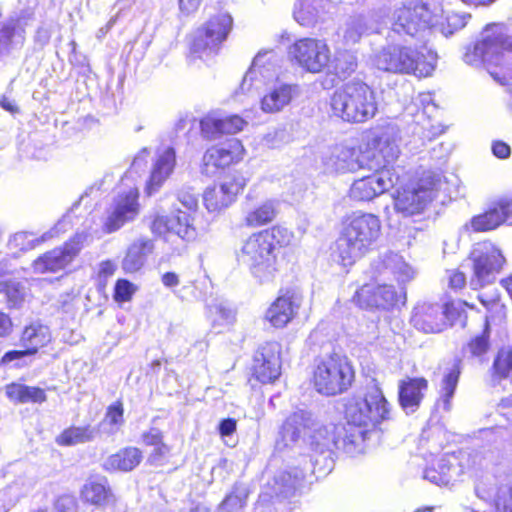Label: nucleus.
<instances>
[{"label":"nucleus","mask_w":512,"mask_h":512,"mask_svg":"<svg viewBox=\"0 0 512 512\" xmlns=\"http://www.w3.org/2000/svg\"><path fill=\"white\" fill-rule=\"evenodd\" d=\"M176 166L174 148L167 147L158 152L151 167L150 176L146 183L145 192L148 196L157 193L166 180L172 175Z\"/></svg>","instance_id":"bb28decb"},{"label":"nucleus","mask_w":512,"mask_h":512,"mask_svg":"<svg viewBox=\"0 0 512 512\" xmlns=\"http://www.w3.org/2000/svg\"><path fill=\"white\" fill-rule=\"evenodd\" d=\"M291 239L292 233L279 225L252 233L237 252V261L257 283H271L279 272L278 249L288 245Z\"/></svg>","instance_id":"20e7f679"},{"label":"nucleus","mask_w":512,"mask_h":512,"mask_svg":"<svg viewBox=\"0 0 512 512\" xmlns=\"http://www.w3.org/2000/svg\"><path fill=\"white\" fill-rule=\"evenodd\" d=\"M428 389V381L423 377H407L398 384V400L406 414L417 411Z\"/></svg>","instance_id":"c85d7f7f"},{"label":"nucleus","mask_w":512,"mask_h":512,"mask_svg":"<svg viewBox=\"0 0 512 512\" xmlns=\"http://www.w3.org/2000/svg\"><path fill=\"white\" fill-rule=\"evenodd\" d=\"M151 230L159 236L174 233L188 242L197 237L192 214L180 209H177V213L171 216L156 215L152 221Z\"/></svg>","instance_id":"b1692460"},{"label":"nucleus","mask_w":512,"mask_h":512,"mask_svg":"<svg viewBox=\"0 0 512 512\" xmlns=\"http://www.w3.org/2000/svg\"><path fill=\"white\" fill-rule=\"evenodd\" d=\"M223 134H235L242 131L247 122L238 115L221 116Z\"/></svg>","instance_id":"864d4df0"},{"label":"nucleus","mask_w":512,"mask_h":512,"mask_svg":"<svg viewBox=\"0 0 512 512\" xmlns=\"http://www.w3.org/2000/svg\"><path fill=\"white\" fill-rule=\"evenodd\" d=\"M56 512H76L77 503L74 497L70 495L60 496L55 503Z\"/></svg>","instance_id":"bf43d9fd"},{"label":"nucleus","mask_w":512,"mask_h":512,"mask_svg":"<svg viewBox=\"0 0 512 512\" xmlns=\"http://www.w3.org/2000/svg\"><path fill=\"white\" fill-rule=\"evenodd\" d=\"M393 164L371 169L374 171L371 175L355 180L350 186L349 197L354 201L365 202L388 191L398 180V176L393 172Z\"/></svg>","instance_id":"a211bd4d"},{"label":"nucleus","mask_w":512,"mask_h":512,"mask_svg":"<svg viewBox=\"0 0 512 512\" xmlns=\"http://www.w3.org/2000/svg\"><path fill=\"white\" fill-rule=\"evenodd\" d=\"M142 457L140 449L126 447L107 457L103 463V468L106 471L128 472L140 464Z\"/></svg>","instance_id":"c9c22d12"},{"label":"nucleus","mask_w":512,"mask_h":512,"mask_svg":"<svg viewBox=\"0 0 512 512\" xmlns=\"http://www.w3.org/2000/svg\"><path fill=\"white\" fill-rule=\"evenodd\" d=\"M289 56L310 73L323 72L331 62V50L326 41L311 37L295 41L289 48Z\"/></svg>","instance_id":"dca6fc26"},{"label":"nucleus","mask_w":512,"mask_h":512,"mask_svg":"<svg viewBox=\"0 0 512 512\" xmlns=\"http://www.w3.org/2000/svg\"><path fill=\"white\" fill-rule=\"evenodd\" d=\"M301 304V294L293 289H287L268 307L265 320L275 328H284L297 315Z\"/></svg>","instance_id":"393cba45"},{"label":"nucleus","mask_w":512,"mask_h":512,"mask_svg":"<svg viewBox=\"0 0 512 512\" xmlns=\"http://www.w3.org/2000/svg\"><path fill=\"white\" fill-rule=\"evenodd\" d=\"M86 239V233H76L63 246L52 249L38 257L33 262L34 271L37 273H55L65 269L79 254Z\"/></svg>","instance_id":"6ab92c4d"},{"label":"nucleus","mask_w":512,"mask_h":512,"mask_svg":"<svg viewBox=\"0 0 512 512\" xmlns=\"http://www.w3.org/2000/svg\"><path fill=\"white\" fill-rule=\"evenodd\" d=\"M208 315L213 327H226L233 323L235 313L225 301H218L208 305Z\"/></svg>","instance_id":"a18cd8bd"},{"label":"nucleus","mask_w":512,"mask_h":512,"mask_svg":"<svg viewBox=\"0 0 512 512\" xmlns=\"http://www.w3.org/2000/svg\"><path fill=\"white\" fill-rule=\"evenodd\" d=\"M265 90L267 91L261 98V109L265 113L282 111L300 93L297 84L285 82H277Z\"/></svg>","instance_id":"c756f323"},{"label":"nucleus","mask_w":512,"mask_h":512,"mask_svg":"<svg viewBox=\"0 0 512 512\" xmlns=\"http://www.w3.org/2000/svg\"><path fill=\"white\" fill-rule=\"evenodd\" d=\"M495 506L498 512H512V485L498 490Z\"/></svg>","instance_id":"5fc2aeb1"},{"label":"nucleus","mask_w":512,"mask_h":512,"mask_svg":"<svg viewBox=\"0 0 512 512\" xmlns=\"http://www.w3.org/2000/svg\"><path fill=\"white\" fill-rule=\"evenodd\" d=\"M178 200L184 208L192 214L198 207V199L194 194L181 192L178 194Z\"/></svg>","instance_id":"0e129e2a"},{"label":"nucleus","mask_w":512,"mask_h":512,"mask_svg":"<svg viewBox=\"0 0 512 512\" xmlns=\"http://www.w3.org/2000/svg\"><path fill=\"white\" fill-rule=\"evenodd\" d=\"M278 211V202L267 199L257 205L247 207L243 222L247 227L264 226L274 220Z\"/></svg>","instance_id":"f704fd0d"},{"label":"nucleus","mask_w":512,"mask_h":512,"mask_svg":"<svg viewBox=\"0 0 512 512\" xmlns=\"http://www.w3.org/2000/svg\"><path fill=\"white\" fill-rule=\"evenodd\" d=\"M170 453V447L161 442L159 445L154 446L153 451L148 457V462L152 465H162Z\"/></svg>","instance_id":"13d9d810"},{"label":"nucleus","mask_w":512,"mask_h":512,"mask_svg":"<svg viewBox=\"0 0 512 512\" xmlns=\"http://www.w3.org/2000/svg\"><path fill=\"white\" fill-rule=\"evenodd\" d=\"M473 274L469 285L473 290L482 289L495 282L505 258L501 251L490 242L479 243L471 252Z\"/></svg>","instance_id":"4468645a"},{"label":"nucleus","mask_w":512,"mask_h":512,"mask_svg":"<svg viewBox=\"0 0 512 512\" xmlns=\"http://www.w3.org/2000/svg\"><path fill=\"white\" fill-rule=\"evenodd\" d=\"M237 428V422L233 418H226L220 421L218 430L222 438L231 436Z\"/></svg>","instance_id":"338daca9"},{"label":"nucleus","mask_w":512,"mask_h":512,"mask_svg":"<svg viewBox=\"0 0 512 512\" xmlns=\"http://www.w3.org/2000/svg\"><path fill=\"white\" fill-rule=\"evenodd\" d=\"M417 103L422 106V110L417 112L416 121L412 129L415 141L414 149H419L444 132L442 125L438 122H434L431 118L432 113L437 110V106L433 102L432 94H419Z\"/></svg>","instance_id":"4be33fe9"},{"label":"nucleus","mask_w":512,"mask_h":512,"mask_svg":"<svg viewBox=\"0 0 512 512\" xmlns=\"http://www.w3.org/2000/svg\"><path fill=\"white\" fill-rule=\"evenodd\" d=\"M332 3V0H296L293 17L303 27H315L325 21Z\"/></svg>","instance_id":"cd10ccee"},{"label":"nucleus","mask_w":512,"mask_h":512,"mask_svg":"<svg viewBox=\"0 0 512 512\" xmlns=\"http://www.w3.org/2000/svg\"><path fill=\"white\" fill-rule=\"evenodd\" d=\"M506 52H512V36L504 24L493 23L485 27L478 41L466 47L463 61L476 68H485L495 80L501 81L493 69L502 67Z\"/></svg>","instance_id":"6e6552de"},{"label":"nucleus","mask_w":512,"mask_h":512,"mask_svg":"<svg viewBox=\"0 0 512 512\" xmlns=\"http://www.w3.org/2000/svg\"><path fill=\"white\" fill-rule=\"evenodd\" d=\"M81 495L86 502L97 506L105 505L108 503L110 497L112 496L106 481L87 482L82 488Z\"/></svg>","instance_id":"c03bdc74"},{"label":"nucleus","mask_w":512,"mask_h":512,"mask_svg":"<svg viewBox=\"0 0 512 512\" xmlns=\"http://www.w3.org/2000/svg\"><path fill=\"white\" fill-rule=\"evenodd\" d=\"M453 318L452 304L423 303L414 308L411 323L424 333H439Z\"/></svg>","instance_id":"aec40b11"},{"label":"nucleus","mask_w":512,"mask_h":512,"mask_svg":"<svg viewBox=\"0 0 512 512\" xmlns=\"http://www.w3.org/2000/svg\"><path fill=\"white\" fill-rule=\"evenodd\" d=\"M246 179L239 173L224 178L219 185L206 188L203 201L209 212H220L229 207L244 189Z\"/></svg>","instance_id":"412c9836"},{"label":"nucleus","mask_w":512,"mask_h":512,"mask_svg":"<svg viewBox=\"0 0 512 512\" xmlns=\"http://www.w3.org/2000/svg\"><path fill=\"white\" fill-rule=\"evenodd\" d=\"M142 441L148 446H156L163 442V434L160 429L152 427L142 434Z\"/></svg>","instance_id":"052dcab7"},{"label":"nucleus","mask_w":512,"mask_h":512,"mask_svg":"<svg viewBox=\"0 0 512 512\" xmlns=\"http://www.w3.org/2000/svg\"><path fill=\"white\" fill-rule=\"evenodd\" d=\"M124 424V408L120 401L109 405L99 428L107 435L116 434Z\"/></svg>","instance_id":"37998d69"},{"label":"nucleus","mask_w":512,"mask_h":512,"mask_svg":"<svg viewBox=\"0 0 512 512\" xmlns=\"http://www.w3.org/2000/svg\"><path fill=\"white\" fill-rule=\"evenodd\" d=\"M493 155L499 159H506L511 154L510 146L503 141H495L492 144Z\"/></svg>","instance_id":"774afa93"},{"label":"nucleus","mask_w":512,"mask_h":512,"mask_svg":"<svg viewBox=\"0 0 512 512\" xmlns=\"http://www.w3.org/2000/svg\"><path fill=\"white\" fill-rule=\"evenodd\" d=\"M68 224L69 221L64 217L55 224L51 231L43 234L40 238L31 232H17L13 236H11L8 241L9 249L12 251L20 252L32 250L45 240L66 231V226Z\"/></svg>","instance_id":"72a5a7b5"},{"label":"nucleus","mask_w":512,"mask_h":512,"mask_svg":"<svg viewBox=\"0 0 512 512\" xmlns=\"http://www.w3.org/2000/svg\"><path fill=\"white\" fill-rule=\"evenodd\" d=\"M354 371L345 357L337 354L322 358L314 370V386L325 395H336L347 390L353 381Z\"/></svg>","instance_id":"9d476101"},{"label":"nucleus","mask_w":512,"mask_h":512,"mask_svg":"<svg viewBox=\"0 0 512 512\" xmlns=\"http://www.w3.org/2000/svg\"><path fill=\"white\" fill-rule=\"evenodd\" d=\"M304 477L303 470L298 468L280 472L275 477V494L282 497L291 496L301 486Z\"/></svg>","instance_id":"a19ab883"},{"label":"nucleus","mask_w":512,"mask_h":512,"mask_svg":"<svg viewBox=\"0 0 512 512\" xmlns=\"http://www.w3.org/2000/svg\"><path fill=\"white\" fill-rule=\"evenodd\" d=\"M399 139L397 125L389 123L374 132L365 148L346 144L329 147L321 157L323 169L328 174H344L387 166L400 155Z\"/></svg>","instance_id":"f03ea898"},{"label":"nucleus","mask_w":512,"mask_h":512,"mask_svg":"<svg viewBox=\"0 0 512 512\" xmlns=\"http://www.w3.org/2000/svg\"><path fill=\"white\" fill-rule=\"evenodd\" d=\"M51 338L48 326L40 322H33L24 328L20 342L30 355H34L40 348L46 346Z\"/></svg>","instance_id":"e433bc0d"},{"label":"nucleus","mask_w":512,"mask_h":512,"mask_svg":"<svg viewBox=\"0 0 512 512\" xmlns=\"http://www.w3.org/2000/svg\"><path fill=\"white\" fill-rule=\"evenodd\" d=\"M6 395L15 403H42L46 400V394L43 389L20 383L7 385Z\"/></svg>","instance_id":"4c0bfd02"},{"label":"nucleus","mask_w":512,"mask_h":512,"mask_svg":"<svg viewBox=\"0 0 512 512\" xmlns=\"http://www.w3.org/2000/svg\"><path fill=\"white\" fill-rule=\"evenodd\" d=\"M440 175L433 174L421 179L416 186L398 190L394 197V209L404 217L421 213L441 188Z\"/></svg>","instance_id":"ddd939ff"},{"label":"nucleus","mask_w":512,"mask_h":512,"mask_svg":"<svg viewBox=\"0 0 512 512\" xmlns=\"http://www.w3.org/2000/svg\"><path fill=\"white\" fill-rule=\"evenodd\" d=\"M449 287L455 291L462 289L466 284L464 273L452 270L448 272Z\"/></svg>","instance_id":"680f3d73"},{"label":"nucleus","mask_w":512,"mask_h":512,"mask_svg":"<svg viewBox=\"0 0 512 512\" xmlns=\"http://www.w3.org/2000/svg\"><path fill=\"white\" fill-rule=\"evenodd\" d=\"M461 371L459 364L454 363L452 367L444 374L441 382V395L439 405L445 411H450L452 407L451 400L458 385Z\"/></svg>","instance_id":"79ce46f5"},{"label":"nucleus","mask_w":512,"mask_h":512,"mask_svg":"<svg viewBox=\"0 0 512 512\" xmlns=\"http://www.w3.org/2000/svg\"><path fill=\"white\" fill-rule=\"evenodd\" d=\"M136 286L127 279H118L114 287V299L116 302H127L136 292Z\"/></svg>","instance_id":"603ef678"},{"label":"nucleus","mask_w":512,"mask_h":512,"mask_svg":"<svg viewBox=\"0 0 512 512\" xmlns=\"http://www.w3.org/2000/svg\"><path fill=\"white\" fill-rule=\"evenodd\" d=\"M374 282L364 284L355 293L353 300L360 308L390 310L406 300L402 285L412 281L416 270L405 259L393 252L384 254L373 263Z\"/></svg>","instance_id":"7ed1b4c3"},{"label":"nucleus","mask_w":512,"mask_h":512,"mask_svg":"<svg viewBox=\"0 0 512 512\" xmlns=\"http://www.w3.org/2000/svg\"><path fill=\"white\" fill-rule=\"evenodd\" d=\"M248 497V491L243 485H235L232 492L225 497L219 509L225 512H234L242 508Z\"/></svg>","instance_id":"09e8293b"},{"label":"nucleus","mask_w":512,"mask_h":512,"mask_svg":"<svg viewBox=\"0 0 512 512\" xmlns=\"http://www.w3.org/2000/svg\"><path fill=\"white\" fill-rule=\"evenodd\" d=\"M233 20L228 13H219L211 17L204 27L195 32L190 51L194 57L207 60L218 53L220 45L226 40Z\"/></svg>","instance_id":"9b49d317"},{"label":"nucleus","mask_w":512,"mask_h":512,"mask_svg":"<svg viewBox=\"0 0 512 512\" xmlns=\"http://www.w3.org/2000/svg\"><path fill=\"white\" fill-rule=\"evenodd\" d=\"M117 269V264L112 260H105L99 264L98 277L101 281H106Z\"/></svg>","instance_id":"e2e57ef3"},{"label":"nucleus","mask_w":512,"mask_h":512,"mask_svg":"<svg viewBox=\"0 0 512 512\" xmlns=\"http://www.w3.org/2000/svg\"><path fill=\"white\" fill-rule=\"evenodd\" d=\"M437 53L426 45L388 43L372 56L373 65L384 72L428 77L435 70Z\"/></svg>","instance_id":"423d86ee"},{"label":"nucleus","mask_w":512,"mask_h":512,"mask_svg":"<svg viewBox=\"0 0 512 512\" xmlns=\"http://www.w3.org/2000/svg\"><path fill=\"white\" fill-rule=\"evenodd\" d=\"M149 155H150V150L148 148L141 149L137 153V155L134 157L129 171L122 178V182L125 183L126 181H128L134 172L138 173V172L142 171L147 165Z\"/></svg>","instance_id":"6e6d98bb"},{"label":"nucleus","mask_w":512,"mask_h":512,"mask_svg":"<svg viewBox=\"0 0 512 512\" xmlns=\"http://www.w3.org/2000/svg\"><path fill=\"white\" fill-rule=\"evenodd\" d=\"M154 250V241L147 237H140L133 241L127 248L121 262V268L125 274H133L140 271L150 254Z\"/></svg>","instance_id":"7c9ffc66"},{"label":"nucleus","mask_w":512,"mask_h":512,"mask_svg":"<svg viewBox=\"0 0 512 512\" xmlns=\"http://www.w3.org/2000/svg\"><path fill=\"white\" fill-rule=\"evenodd\" d=\"M504 223V216L500 214L498 207L494 206L486 212L474 216L469 223L463 226L466 231L486 232L494 230Z\"/></svg>","instance_id":"58836bf2"},{"label":"nucleus","mask_w":512,"mask_h":512,"mask_svg":"<svg viewBox=\"0 0 512 512\" xmlns=\"http://www.w3.org/2000/svg\"><path fill=\"white\" fill-rule=\"evenodd\" d=\"M138 199V188L135 185H126L121 181L117 194L107 210V216L103 224L105 232L113 233L126 223L134 221L140 211Z\"/></svg>","instance_id":"2eb2a0df"},{"label":"nucleus","mask_w":512,"mask_h":512,"mask_svg":"<svg viewBox=\"0 0 512 512\" xmlns=\"http://www.w3.org/2000/svg\"><path fill=\"white\" fill-rule=\"evenodd\" d=\"M254 376L262 383H272L281 374L280 346L276 342L262 345L254 355Z\"/></svg>","instance_id":"a878e982"},{"label":"nucleus","mask_w":512,"mask_h":512,"mask_svg":"<svg viewBox=\"0 0 512 512\" xmlns=\"http://www.w3.org/2000/svg\"><path fill=\"white\" fill-rule=\"evenodd\" d=\"M488 323L485 324V331L482 335L476 336L469 343L470 352L474 356H481L488 350L489 347V335H488Z\"/></svg>","instance_id":"4d7b16f0"},{"label":"nucleus","mask_w":512,"mask_h":512,"mask_svg":"<svg viewBox=\"0 0 512 512\" xmlns=\"http://www.w3.org/2000/svg\"><path fill=\"white\" fill-rule=\"evenodd\" d=\"M242 143L232 138L226 142L206 150L202 158L201 171L207 176H213L220 168H225L243 158Z\"/></svg>","instance_id":"5701e85b"},{"label":"nucleus","mask_w":512,"mask_h":512,"mask_svg":"<svg viewBox=\"0 0 512 512\" xmlns=\"http://www.w3.org/2000/svg\"><path fill=\"white\" fill-rule=\"evenodd\" d=\"M203 136L207 139H216L223 135L221 116L209 114L200 121Z\"/></svg>","instance_id":"8fccbe9b"},{"label":"nucleus","mask_w":512,"mask_h":512,"mask_svg":"<svg viewBox=\"0 0 512 512\" xmlns=\"http://www.w3.org/2000/svg\"><path fill=\"white\" fill-rule=\"evenodd\" d=\"M330 108L335 116L344 121L362 123L375 116L377 102L369 85L353 79L334 91Z\"/></svg>","instance_id":"1a4fd4ad"},{"label":"nucleus","mask_w":512,"mask_h":512,"mask_svg":"<svg viewBox=\"0 0 512 512\" xmlns=\"http://www.w3.org/2000/svg\"><path fill=\"white\" fill-rule=\"evenodd\" d=\"M391 407L382 389L372 380L363 399H354L346 406V423H321L312 412L298 409L291 413L279 432L278 445L284 447L309 441L311 450L331 470L336 451L353 455L365 441L368 432L390 419Z\"/></svg>","instance_id":"f257e3e1"},{"label":"nucleus","mask_w":512,"mask_h":512,"mask_svg":"<svg viewBox=\"0 0 512 512\" xmlns=\"http://www.w3.org/2000/svg\"><path fill=\"white\" fill-rule=\"evenodd\" d=\"M24 297L25 290L19 282H0V302H5L9 308H16L20 306Z\"/></svg>","instance_id":"49530a36"},{"label":"nucleus","mask_w":512,"mask_h":512,"mask_svg":"<svg viewBox=\"0 0 512 512\" xmlns=\"http://www.w3.org/2000/svg\"><path fill=\"white\" fill-rule=\"evenodd\" d=\"M27 356H31V355L27 352L26 349L8 351L2 356L0 364L8 365L14 361H21Z\"/></svg>","instance_id":"69168bd1"},{"label":"nucleus","mask_w":512,"mask_h":512,"mask_svg":"<svg viewBox=\"0 0 512 512\" xmlns=\"http://www.w3.org/2000/svg\"><path fill=\"white\" fill-rule=\"evenodd\" d=\"M457 458L454 455H442L424 470V479L438 486H447L459 475Z\"/></svg>","instance_id":"473e14b6"},{"label":"nucleus","mask_w":512,"mask_h":512,"mask_svg":"<svg viewBox=\"0 0 512 512\" xmlns=\"http://www.w3.org/2000/svg\"><path fill=\"white\" fill-rule=\"evenodd\" d=\"M470 18L469 14L448 13L444 21L439 22L426 4L419 0L404 1V5L393 13L392 31L411 37L434 28L448 37L462 29Z\"/></svg>","instance_id":"0eeeda50"},{"label":"nucleus","mask_w":512,"mask_h":512,"mask_svg":"<svg viewBox=\"0 0 512 512\" xmlns=\"http://www.w3.org/2000/svg\"><path fill=\"white\" fill-rule=\"evenodd\" d=\"M278 70V58L273 50L259 52L242 80L241 92L244 94L259 93L280 82Z\"/></svg>","instance_id":"f3484780"},{"label":"nucleus","mask_w":512,"mask_h":512,"mask_svg":"<svg viewBox=\"0 0 512 512\" xmlns=\"http://www.w3.org/2000/svg\"><path fill=\"white\" fill-rule=\"evenodd\" d=\"M358 67L357 57L354 52L337 51L334 59V72L339 78H347Z\"/></svg>","instance_id":"de8ad7c7"},{"label":"nucleus","mask_w":512,"mask_h":512,"mask_svg":"<svg viewBox=\"0 0 512 512\" xmlns=\"http://www.w3.org/2000/svg\"><path fill=\"white\" fill-rule=\"evenodd\" d=\"M25 42V29L19 19L10 18L0 22V56H11L19 52Z\"/></svg>","instance_id":"2f4dec72"},{"label":"nucleus","mask_w":512,"mask_h":512,"mask_svg":"<svg viewBox=\"0 0 512 512\" xmlns=\"http://www.w3.org/2000/svg\"><path fill=\"white\" fill-rule=\"evenodd\" d=\"M404 5L403 0H385L378 9L367 14H354L347 18L343 26V41L345 45H355L362 37L378 32L379 26L385 22L392 8L394 12Z\"/></svg>","instance_id":"f8f14e48"},{"label":"nucleus","mask_w":512,"mask_h":512,"mask_svg":"<svg viewBox=\"0 0 512 512\" xmlns=\"http://www.w3.org/2000/svg\"><path fill=\"white\" fill-rule=\"evenodd\" d=\"M494 371L500 377H507L512 370V347L508 350H501L493 363Z\"/></svg>","instance_id":"3c124183"},{"label":"nucleus","mask_w":512,"mask_h":512,"mask_svg":"<svg viewBox=\"0 0 512 512\" xmlns=\"http://www.w3.org/2000/svg\"><path fill=\"white\" fill-rule=\"evenodd\" d=\"M98 433L99 429L94 426H72L57 437V443L64 446L82 444L93 441Z\"/></svg>","instance_id":"ea45409f"},{"label":"nucleus","mask_w":512,"mask_h":512,"mask_svg":"<svg viewBox=\"0 0 512 512\" xmlns=\"http://www.w3.org/2000/svg\"><path fill=\"white\" fill-rule=\"evenodd\" d=\"M382 235L380 218L367 212H353L342 222L331 258L343 267H350L372 251Z\"/></svg>","instance_id":"39448f33"}]
</instances>
